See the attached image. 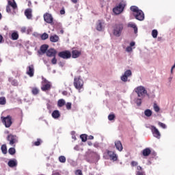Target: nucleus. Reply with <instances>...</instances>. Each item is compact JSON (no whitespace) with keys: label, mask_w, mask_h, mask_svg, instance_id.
<instances>
[{"label":"nucleus","mask_w":175,"mask_h":175,"mask_svg":"<svg viewBox=\"0 0 175 175\" xmlns=\"http://www.w3.org/2000/svg\"><path fill=\"white\" fill-rule=\"evenodd\" d=\"M134 33H137V26H135L134 28Z\"/></svg>","instance_id":"55"},{"label":"nucleus","mask_w":175,"mask_h":175,"mask_svg":"<svg viewBox=\"0 0 175 175\" xmlns=\"http://www.w3.org/2000/svg\"><path fill=\"white\" fill-rule=\"evenodd\" d=\"M26 73L27 75H28V76H29V77H33V75L35 73V69L33 68V65H30L27 67Z\"/></svg>","instance_id":"15"},{"label":"nucleus","mask_w":175,"mask_h":175,"mask_svg":"<svg viewBox=\"0 0 175 175\" xmlns=\"http://www.w3.org/2000/svg\"><path fill=\"white\" fill-rule=\"evenodd\" d=\"M67 110H70L72 109V103H67L66 105Z\"/></svg>","instance_id":"43"},{"label":"nucleus","mask_w":175,"mask_h":175,"mask_svg":"<svg viewBox=\"0 0 175 175\" xmlns=\"http://www.w3.org/2000/svg\"><path fill=\"white\" fill-rule=\"evenodd\" d=\"M8 165L10 167H16L17 166V160L16 159H10Z\"/></svg>","instance_id":"20"},{"label":"nucleus","mask_w":175,"mask_h":175,"mask_svg":"<svg viewBox=\"0 0 175 175\" xmlns=\"http://www.w3.org/2000/svg\"><path fill=\"white\" fill-rule=\"evenodd\" d=\"M71 135H72V139H73L74 140H76V132L75 131H72L71 132Z\"/></svg>","instance_id":"48"},{"label":"nucleus","mask_w":175,"mask_h":175,"mask_svg":"<svg viewBox=\"0 0 175 175\" xmlns=\"http://www.w3.org/2000/svg\"><path fill=\"white\" fill-rule=\"evenodd\" d=\"M11 84L16 87V86L18 85V82L17 81V80L14 79L11 81Z\"/></svg>","instance_id":"41"},{"label":"nucleus","mask_w":175,"mask_h":175,"mask_svg":"<svg viewBox=\"0 0 175 175\" xmlns=\"http://www.w3.org/2000/svg\"><path fill=\"white\" fill-rule=\"evenodd\" d=\"M1 120L5 128H10V126H12V116H8L6 117H1Z\"/></svg>","instance_id":"7"},{"label":"nucleus","mask_w":175,"mask_h":175,"mask_svg":"<svg viewBox=\"0 0 175 175\" xmlns=\"http://www.w3.org/2000/svg\"><path fill=\"white\" fill-rule=\"evenodd\" d=\"M51 88V83L47 79L42 78V85L41 87L42 91H49Z\"/></svg>","instance_id":"8"},{"label":"nucleus","mask_w":175,"mask_h":175,"mask_svg":"<svg viewBox=\"0 0 175 175\" xmlns=\"http://www.w3.org/2000/svg\"><path fill=\"white\" fill-rule=\"evenodd\" d=\"M132 76V71L131 70H126L124 74L120 77V80L124 81V83H126L128 81V77H131Z\"/></svg>","instance_id":"9"},{"label":"nucleus","mask_w":175,"mask_h":175,"mask_svg":"<svg viewBox=\"0 0 175 175\" xmlns=\"http://www.w3.org/2000/svg\"><path fill=\"white\" fill-rule=\"evenodd\" d=\"M88 146H92V142H88Z\"/></svg>","instance_id":"64"},{"label":"nucleus","mask_w":175,"mask_h":175,"mask_svg":"<svg viewBox=\"0 0 175 175\" xmlns=\"http://www.w3.org/2000/svg\"><path fill=\"white\" fill-rule=\"evenodd\" d=\"M96 28L97 31H103V29H105V21H98Z\"/></svg>","instance_id":"14"},{"label":"nucleus","mask_w":175,"mask_h":175,"mask_svg":"<svg viewBox=\"0 0 175 175\" xmlns=\"http://www.w3.org/2000/svg\"><path fill=\"white\" fill-rule=\"evenodd\" d=\"M88 140H94V137L92 135H89L88 137Z\"/></svg>","instance_id":"54"},{"label":"nucleus","mask_w":175,"mask_h":175,"mask_svg":"<svg viewBox=\"0 0 175 175\" xmlns=\"http://www.w3.org/2000/svg\"><path fill=\"white\" fill-rule=\"evenodd\" d=\"M124 29V23H119L115 24L113 27V33L114 36H116L117 38H120L121 36V33H122V31Z\"/></svg>","instance_id":"3"},{"label":"nucleus","mask_w":175,"mask_h":175,"mask_svg":"<svg viewBox=\"0 0 175 175\" xmlns=\"http://www.w3.org/2000/svg\"><path fill=\"white\" fill-rule=\"evenodd\" d=\"M34 145L40 146V139H38L36 142H34Z\"/></svg>","instance_id":"50"},{"label":"nucleus","mask_w":175,"mask_h":175,"mask_svg":"<svg viewBox=\"0 0 175 175\" xmlns=\"http://www.w3.org/2000/svg\"><path fill=\"white\" fill-rule=\"evenodd\" d=\"M126 51L127 53H132V51H133V48H132V46H129L126 48Z\"/></svg>","instance_id":"40"},{"label":"nucleus","mask_w":175,"mask_h":175,"mask_svg":"<svg viewBox=\"0 0 175 175\" xmlns=\"http://www.w3.org/2000/svg\"><path fill=\"white\" fill-rule=\"evenodd\" d=\"M27 32H28V33H29V32H32V27H29L27 29Z\"/></svg>","instance_id":"57"},{"label":"nucleus","mask_w":175,"mask_h":175,"mask_svg":"<svg viewBox=\"0 0 175 175\" xmlns=\"http://www.w3.org/2000/svg\"><path fill=\"white\" fill-rule=\"evenodd\" d=\"M3 39V37H2L1 35H0V43H2Z\"/></svg>","instance_id":"62"},{"label":"nucleus","mask_w":175,"mask_h":175,"mask_svg":"<svg viewBox=\"0 0 175 175\" xmlns=\"http://www.w3.org/2000/svg\"><path fill=\"white\" fill-rule=\"evenodd\" d=\"M58 56L60 57V58H63L64 59H68L72 57V54L69 52V51H65L59 53Z\"/></svg>","instance_id":"10"},{"label":"nucleus","mask_w":175,"mask_h":175,"mask_svg":"<svg viewBox=\"0 0 175 175\" xmlns=\"http://www.w3.org/2000/svg\"><path fill=\"white\" fill-rule=\"evenodd\" d=\"M0 105H6V98L5 97L0 98Z\"/></svg>","instance_id":"38"},{"label":"nucleus","mask_w":175,"mask_h":175,"mask_svg":"<svg viewBox=\"0 0 175 175\" xmlns=\"http://www.w3.org/2000/svg\"><path fill=\"white\" fill-rule=\"evenodd\" d=\"M1 151H2L3 154L8 153V148H6V145L1 146Z\"/></svg>","instance_id":"33"},{"label":"nucleus","mask_w":175,"mask_h":175,"mask_svg":"<svg viewBox=\"0 0 175 175\" xmlns=\"http://www.w3.org/2000/svg\"><path fill=\"white\" fill-rule=\"evenodd\" d=\"M153 108L154 111H156V113H159V110H161V109L159 108V106H158V105L154 104Z\"/></svg>","instance_id":"36"},{"label":"nucleus","mask_w":175,"mask_h":175,"mask_svg":"<svg viewBox=\"0 0 175 175\" xmlns=\"http://www.w3.org/2000/svg\"><path fill=\"white\" fill-rule=\"evenodd\" d=\"M52 117L55 120H58V118L61 117V113H59V111L58 110L53 111L52 113Z\"/></svg>","instance_id":"22"},{"label":"nucleus","mask_w":175,"mask_h":175,"mask_svg":"<svg viewBox=\"0 0 175 175\" xmlns=\"http://www.w3.org/2000/svg\"><path fill=\"white\" fill-rule=\"evenodd\" d=\"M25 16L27 20H32V9L27 8L25 11Z\"/></svg>","instance_id":"17"},{"label":"nucleus","mask_w":175,"mask_h":175,"mask_svg":"<svg viewBox=\"0 0 175 175\" xmlns=\"http://www.w3.org/2000/svg\"><path fill=\"white\" fill-rule=\"evenodd\" d=\"M134 91L136 92L137 97L135 98L134 101L136 103L137 106H141L143 99L146 98V95H148L147 93V90L143 85H139L134 89Z\"/></svg>","instance_id":"1"},{"label":"nucleus","mask_w":175,"mask_h":175,"mask_svg":"<svg viewBox=\"0 0 175 175\" xmlns=\"http://www.w3.org/2000/svg\"><path fill=\"white\" fill-rule=\"evenodd\" d=\"M65 14V10L62 9L60 10V14Z\"/></svg>","instance_id":"56"},{"label":"nucleus","mask_w":175,"mask_h":175,"mask_svg":"<svg viewBox=\"0 0 175 175\" xmlns=\"http://www.w3.org/2000/svg\"><path fill=\"white\" fill-rule=\"evenodd\" d=\"M75 174L76 175H83V172L80 170H77L75 171Z\"/></svg>","instance_id":"47"},{"label":"nucleus","mask_w":175,"mask_h":175,"mask_svg":"<svg viewBox=\"0 0 175 175\" xmlns=\"http://www.w3.org/2000/svg\"><path fill=\"white\" fill-rule=\"evenodd\" d=\"M71 2H72V3H77V2H79V0H71Z\"/></svg>","instance_id":"59"},{"label":"nucleus","mask_w":175,"mask_h":175,"mask_svg":"<svg viewBox=\"0 0 175 175\" xmlns=\"http://www.w3.org/2000/svg\"><path fill=\"white\" fill-rule=\"evenodd\" d=\"M127 27H128L129 28H133V29H134V28H135V27H137V26H136V24H135V23H133V22H130V23H128Z\"/></svg>","instance_id":"35"},{"label":"nucleus","mask_w":175,"mask_h":175,"mask_svg":"<svg viewBox=\"0 0 175 175\" xmlns=\"http://www.w3.org/2000/svg\"><path fill=\"white\" fill-rule=\"evenodd\" d=\"M138 172H143V169L140 165L137 166L136 174H137Z\"/></svg>","instance_id":"44"},{"label":"nucleus","mask_w":175,"mask_h":175,"mask_svg":"<svg viewBox=\"0 0 175 175\" xmlns=\"http://www.w3.org/2000/svg\"><path fill=\"white\" fill-rule=\"evenodd\" d=\"M31 92L33 95H38L39 94V89L37 88H33Z\"/></svg>","instance_id":"31"},{"label":"nucleus","mask_w":175,"mask_h":175,"mask_svg":"<svg viewBox=\"0 0 175 175\" xmlns=\"http://www.w3.org/2000/svg\"><path fill=\"white\" fill-rule=\"evenodd\" d=\"M115 146L116 150H118V151H120V152H121V151L124 150V147H122V144L120 140L115 141Z\"/></svg>","instance_id":"18"},{"label":"nucleus","mask_w":175,"mask_h":175,"mask_svg":"<svg viewBox=\"0 0 175 175\" xmlns=\"http://www.w3.org/2000/svg\"><path fill=\"white\" fill-rule=\"evenodd\" d=\"M21 32L23 33H24V32H25V31H27V28L25 27H23L21 29Z\"/></svg>","instance_id":"51"},{"label":"nucleus","mask_w":175,"mask_h":175,"mask_svg":"<svg viewBox=\"0 0 175 175\" xmlns=\"http://www.w3.org/2000/svg\"><path fill=\"white\" fill-rule=\"evenodd\" d=\"M47 57H55L57 55V51L54 49H50L46 51Z\"/></svg>","instance_id":"19"},{"label":"nucleus","mask_w":175,"mask_h":175,"mask_svg":"<svg viewBox=\"0 0 175 175\" xmlns=\"http://www.w3.org/2000/svg\"><path fill=\"white\" fill-rule=\"evenodd\" d=\"M83 85H84V81L81 79V77H75L74 79V87L80 91L83 88Z\"/></svg>","instance_id":"5"},{"label":"nucleus","mask_w":175,"mask_h":175,"mask_svg":"<svg viewBox=\"0 0 175 175\" xmlns=\"http://www.w3.org/2000/svg\"><path fill=\"white\" fill-rule=\"evenodd\" d=\"M80 54H81L80 51H73L72 57V58H78V57H80Z\"/></svg>","instance_id":"26"},{"label":"nucleus","mask_w":175,"mask_h":175,"mask_svg":"<svg viewBox=\"0 0 175 175\" xmlns=\"http://www.w3.org/2000/svg\"><path fill=\"white\" fill-rule=\"evenodd\" d=\"M50 40L52 43H57L59 40V37L57 34L52 35L50 36Z\"/></svg>","instance_id":"21"},{"label":"nucleus","mask_w":175,"mask_h":175,"mask_svg":"<svg viewBox=\"0 0 175 175\" xmlns=\"http://www.w3.org/2000/svg\"><path fill=\"white\" fill-rule=\"evenodd\" d=\"M175 68V65L174 64L171 68V73H173V69Z\"/></svg>","instance_id":"60"},{"label":"nucleus","mask_w":175,"mask_h":175,"mask_svg":"<svg viewBox=\"0 0 175 175\" xmlns=\"http://www.w3.org/2000/svg\"><path fill=\"white\" fill-rule=\"evenodd\" d=\"M151 154V149L146 148L142 150V155L144 157H148Z\"/></svg>","instance_id":"23"},{"label":"nucleus","mask_w":175,"mask_h":175,"mask_svg":"<svg viewBox=\"0 0 175 175\" xmlns=\"http://www.w3.org/2000/svg\"><path fill=\"white\" fill-rule=\"evenodd\" d=\"M173 80V77H170L169 78H168V81H170V83H172V81Z\"/></svg>","instance_id":"58"},{"label":"nucleus","mask_w":175,"mask_h":175,"mask_svg":"<svg viewBox=\"0 0 175 175\" xmlns=\"http://www.w3.org/2000/svg\"><path fill=\"white\" fill-rule=\"evenodd\" d=\"M41 39L42 40H46V39H49V34H47L46 33H44L41 36Z\"/></svg>","instance_id":"37"},{"label":"nucleus","mask_w":175,"mask_h":175,"mask_svg":"<svg viewBox=\"0 0 175 175\" xmlns=\"http://www.w3.org/2000/svg\"><path fill=\"white\" fill-rule=\"evenodd\" d=\"M159 126H160L161 128H163V129H166V128H167L166 124H165L164 123H162L161 122H159Z\"/></svg>","instance_id":"42"},{"label":"nucleus","mask_w":175,"mask_h":175,"mask_svg":"<svg viewBox=\"0 0 175 175\" xmlns=\"http://www.w3.org/2000/svg\"><path fill=\"white\" fill-rule=\"evenodd\" d=\"M150 129L152 131V133L154 137H157V139H160L161 137V133H159V131L157 127L154 126H150Z\"/></svg>","instance_id":"11"},{"label":"nucleus","mask_w":175,"mask_h":175,"mask_svg":"<svg viewBox=\"0 0 175 175\" xmlns=\"http://www.w3.org/2000/svg\"><path fill=\"white\" fill-rule=\"evenodd\" d=\"M8 5L11 6L13 9L17 8V4L16 3V1H14V0H8Z\"/></svg>","instance_id":"24"},{"label":"nucleus","mask_w":175,"mask_h":175,"mask_svg":"<svg viewBox=\"0 0 175 175\" xmlns=\"http://www.w3.org/2000/svg\"><path fill=\"white\" fill-rule=\"evenodd\" d=\"M136 175H146V173L144 172H138Z\"/></svg>","instance_id":"52"},{"label":"nucleus","mask_w":175,"mask_h":175,"mask_svg":"<svg viewBox=\"0 0 175 175\" xmlns=\"http://www.w3.org/2000/svg\"><path fill=\"white\" fill-rule=\"evenodd\" d=\"M47 49H49V45L43 44L40 46V51H38L40 55H43V54H46L47 53Z\"/></svg>","instance_id":"16"},{"label":"nucleus","mask_w":175,"mask_h":175,"mask_svg":"<svg viewBox=\"0 0 175 175\" xmlns=\"http://www.w3.org/2000/svg\"><path fill=\"white\" fill-rule=\"evenodd\" d=\"M6 12L8 13H10L11 10H10V5H7V7H6Z\"/></svg>","instance_id":"49"},{"label":"nucleus","mask_w":175,"mask_h":175,"mask_svg":"<svg viewBox=\"0 0 175 175\" xmlns=\"http://www.w3.org/2000/svg\"><path fill=\"white\" fill-rule=\"evenodd\" d=\"M131 165L133 167L137 166V165H139V163H137V161H131Z\"/></svg>","instance_id":"45"},{"label":"nucleus","mask_w":175,"mask_h":175,"mask_svg":"<svg viewBox=\"0 0 175 175\" xmlns=\"http://www.w3.org/2000/svg\"><path fill=\"white\" fill-rule=\"evenodd\" d=\"M116 118V116L114 114H109L108 116V120L109 121H113V120H114Z\"/></svg>","instance_id":"39"},{"label":"nucleus","mask_w":175,"mask_h":175,"mask_svg":"<svg viewBox=\"0 0 175 175\" xmlns=\"http://www.w3.org/2000/svg\"><path fill=\"white\" fill-rule=\"evenodd\" d=\"M135 44H136V43L135 42H131V43H130V47H133L134 46H135Z\"/></svg>","instance_id":"53"},{"label":"nucleus","mask_w":175,"mask_h":175,"mask_svg":"<svg viewBox=\"0 0 175 175\" xmlns=\"http://www.w3.org/2000/svg\"><path fill=\"white\" fill-rule=\"evenodd\" d=\"M125 6H126V3H125V1H121L118 4V5L113 9V13H115V14H120V13H122V12H124Z\"/></svg>","instance_id":"4"},{"label":"nucleus","mask_w":175,"mask_h":175,"mask_svg":"<svg viewBox=\"0 0 175 175\" xmlns=\"http://www.w3.org/2000/svg\"><path fill=\"white\" fill-rule=\"evenodd\" d=\"M8 152L10 155H14V154H16V149L14 148H10L8 150Z\"/></svg>","instance_id":"34"},{"label":"nucleus","mask_w":175,"mask_h":175,"mask_svg":"<svg viewBox=\"0 0 175 175\" xmlns=\"http://www.w3.org/2000/svg\"><path fill=\"white\" fill-rule=\"evenodd\" d=\"M74 150H76V151H79V146H75Z\"/></svg>","instance_id":"61"},{"label":"nucleus","mask_w":175,"mask_h":175,"mask_svg":"<svg viewBox=\"0 0 175 175\" xmlns=\"http://www.w3.org/2000/svg\"><path fill=\"white\" fill-rule=\"evenodd\" d=\"M62 94H63V95H67V94H68V92H66V91H64V92H62Z\"/></svg>","instance_id":"63"},{"label":"nucleus","mask_w":175,"mask_h":175,"mask_svg":"<svg viewBox=\"0 0 175 175\" xmlns=\"http://www.w3.org/2000/svg\"><path fill=\"white\" fill-rule=\"evenodd\" d=\"M130 9L133 12V16H134L136 20L139 21H143L144 20V12L142 10H139L137 6L133 5Z\"/></svg>","instance_id":"2"},{"label":"nucleus","mask_w":175,"mask_h":175,"mask_svg":"<svg viewBox=\"0 0 175 175\" xmlns=\"http://www.w3.org/2000/svg\"><path fill=\"white\" fill-rule=\"evenodd\" d=\"M107 155L109 157L110 161L116 162L118 159V156L114 152L111 150H107Z\"/></svg>","instance_id":"13"},{"label":"nucleus","mask_w":175,"mask_h":175,"mask_svg":"<svg viewBox=\"0 0 175 175\" xmlns=\"http://www.w3.org/2000/svg\"><path fill=\"white\" fill-rule=\"evenodd\" d=\"M8 140L10 142V144L13 146V144L18 142V137L16 135H10L8 136Z\"/></svg>","instance_id":"12"},{"label":"nucleus","mask_w":175,"mask_h":175,"mask_svg":"<svg viewBox=\"0 0 175 175\" xmlns=\"http://www.w3.org/2000/svg\"><path fill=\"white\" fill-rule=\"evenodd\" d=\"M43 18L45 23H46L47 24H51V25H53L54 23V18L53 17V15L51 14L49 12L44 14Z\"/></svg>","instance_id":"6"},{"label":"nucleus","mask_w":175,"mask_h":175,"mask_svg":"<svg viewBox=\"0 0 175 175\" xmlns=\"http://www.w3.org/2000/svg\"><path fill=\"white\" fill-rule=\"evenodd\" d=\"M11 39H12V40H17V39H18V33L17 32L12 33L11 35Z\"/></svg>","instance_id":"27"},{"label":"nucleus","mask_w":175,"mask_h":175,"mask_svg":"<svg viewBox=\"0 0 175 175\" xmlns=\"http://www.w3.org/2000/svg\"><path fill=\"white\" fill-rule=\"evenodd\" d=\"M51 63L53 65H55L57 64V58H55V56H53V58L51 60Z\"/></svg>","instance_id":"46"},{"label":"nucleus","mask_w":175,"mask_h":175,"mask_svg":"<svg viewBox=\"0 0 175 175\" xmlns=\"http://www.w3.org/2000/svg\"><path fill=\"white\" fill-rule=\"evenodd\" d=\"M59 161L61 163H65V162H66V157H65V156L59 157Z\"/></svg>","instance_id":"30"},{"label":"nucleus","mask_w":175,"mask_h":175,"mask_svg":"<svg viewBox=\"0 0 175 175\" xmlns=\"http://www.w3.org/2000/svg\"><path fill=\"white\" fill-rule=\"evenodd\" d=\"M144 114L146 117H151V116H152V111L151 109H146L144 111Z\"/></svg>","instance_id":"28"},{"label":"nucleus","mask_w":175,"mask_h":175,"mask_svg":"<svg viewBox=\"0 0 175 175\" xmlns=\"http://www.w3.org/2000/svg\"><path fill=\"white\" fill-rule=\"evenodd\" d=\"M87 134H82L80 135V138L81 139L82 142H83V143H85V142H87Z\"/></svg>","instance_id":"32"},{"label":"nucleus","mask_w":175,"mask_h":175,"mask_svg":"<svg viewBox=\"0 0 175 175\" xmlns=\"http://www.w3.org/2000/svg\"><path fill=\"white\" fill-rule=\"evenodd\" d=\"M65 103H66V102L65 101L64 99H59L58 101H57V106L58 107H62L64 106H65Z\"/></svg>","instance_id":"25"},{"label":"nucleus","mask_w":175,"mask_h":175,"mask_svg":"<svg viewBox=\"0 0 175 175\" xmlns=\"http://www.w3.org/2000/svg\"><path fill=\"white\" fill-rule=\"evenodd\" d=\"M152 36L154 39H157V38H158V30L153 29L152 31Z\"/></svg>","instance_id":"29"}]
</instances>
